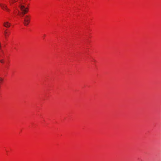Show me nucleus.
Instances as JSON below:
<instances>
[{
  "label": "nucleus",
  "instance_id": "nucleus-6",
  "mask_svg": "<svg viewBox=\"0 0 161 161\" xmlns=\"http://www.w3.org/2000/svg\"><path fill=\"white\" fill-rule=\"evenodd\" d=\"M18 0H12V3H14V2H17Z\"/></svg>",
  "mask_w": 161,
  "mask_h": 161
},
{
  "label": "nucleus",
  "instance_id": "nucleus-4",
  "mask_svg": "<svg viewBox=\"0 0 161 161\" xmlns=\"http://www.w3.org/2000/svg\"><path fill=\"white\" fill-rule=\"evenodd\" d=\"M10 25L11 24L8 22H4L3 24V25L6 27H9Z\"/></svg>",
  "mask_w": 161,
  "mask_h": 161
},
{
  "label": "nucleus",
  "instance_id": "nucleus-3",
  "mask_svg": "<svg viewBox=\"0 0 161 161\" xmlns=\"http://www.w3.org/2000/svg\"><path fill=\"white\" fill-rule=\"evenodd\" d=\"M0 6L1 7L2 9H3V10H6L7 12H9L10 11L9 9H8L7 8V5L4 4H0Z\"/></svg>",
  "mask_w": 161,
  "mask_h": 161
},
{
  "label": "nucleus",
  "instance_id": "nucleus-7",
  "mask_svg": "<svg viewBox=\"0 0 161 161\" xmlns=\"http://www.w3.org/2000/svg\"><path fill=\"white\" fill-rule=\"evenodd\" d=\"M3 78H0V83H1L3 81Z\"/></svg>",
  "mask_w": 161,
  "mask_h": 161
},
{
  "label": "nucleus",
  "instance_id": "nucleus-8",
  "mask_svg": "<svg viewBox=\"0 0 161 161\" xmlns=\"http://www.w3.org/2000/svg\"><path fill=\"white\" fill-rule=\"evenodd\" d=\"M0 62L2 63H3L4 62L3 60V59L0 60Z\"/></svg>",
  "mask_w": 161,
  "mask_h": 161
},
{
  "label": "nucleus",
  "instance_id": "nucleus-5",
  "mask_svg": "<svg viewBox=\"0 0 161 161\" xmlns=\"http://www.w3.org/2000/svg\"><path fill=\"white\" fill-rule=\"evenodd\" d=\"M4 33L5 37L6 38H7V36H8L9 35V33H8V32H7L6 31H5Z\"/></svg>",
  "mask_w": 161,
  "mask_h": 161
},
{
  "label": "nucleus",
  "instance_id": "nucleus-2",
  "mask_svg": "<svg viewBox=\"0 0 161 161\" xmlns=\"http://www.w3.org/2000/svg\"><path fill=\"white\" fill-rule=\"evenodd\" d=\"M24 24L25 26H27L30 22V18L29 15L25 16L24 18Z\"/></svg>",
  "mask_w": 161,
  "mask_h": 161
},
{
  "label": "nucleus",
  "instance_id": "nucleus-1",
  "mask_svg": "<svg viewBox=\"0 0 161 161\" xmlns=\"http://www.w3.org/2000/svg\"><path fill=\"white\" fill-rule=\"evenodd\" d=\"M21 10L22 11V16H24V14L28 12V8H25L24 5H20L19 6Z\"/></svg>",
  "mask_w": 161,
  "mask_h": 161
}]
</instances>
